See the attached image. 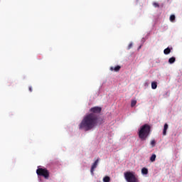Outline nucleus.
Masks as SVG:
<instances>
[{"instance_id":"nucleus-7","label":"nucleus","mask_w":182,"mask_h":182,"mask_svg":"<svg viewBox=\"0 0 182 182\" xmlns=\"http://www.w3.org/2000/svg\"><path fill=\"white\" fill-rule=\"evenodd\" d=\"M167 129H168V124H165L164 126L163 135L166 136L167 134Z\"/></svg>"},{"instance_id":"nucleus-1","label":"nucleus","mask_w":182,"mask_h":182,"mask_svg":"<svg viewBox=\"0 0 182 182\" xmlns=\"http://www.w3.org/2000/svg\"><path fill=\"white\" fill-rule=\"evenodd\" d=\"M100 113H102V107H94L90 109V113L85 114L80 123L79 129L85 130V132H89L97 126L102 124V120L100 117Z\"/></svg>"},{"instance_id":"nucleus-17","label":"nucleus","mask_w":182,"mask_h":182,"mask_svg":"<svg viewBox=\"0 0 182 182\" xmlns=\"http://www.w3.org/2000/svg\"><path fill=\"white\" fill-rule=\"evenodd\" d=\"M151 147H154V146H156V140L154 139L151 140Z\"/></svg>"},{"instance_id":"nucleus-19","label":"nucleus","mask_w":182,"mask_h":182,"mask_svg":"<svg viewBox=\"0 0 182 182\" xmlns=\"http://www.w3.org/2000/svg\"><path fill=\"white\" fill-rule=\"evenodd\" d=\"M29 92H32V87H29Z\"/></svg>"},{"instance_id":"nucleus-16","label":"nucleus","mask_w":182,"mask_h":182,"mask_svg":"<svg viewBox=\"0 0 182 182\" xmlns=\"http://www.w3.org/2000/svg\"><path fill=\"white\" fill-rule=\"evenodd\" d=\"M153 6H154V8H160V5L159 4V3L156 2H154Z\"/></svg>"},{"instance_id":"nucleus-6","label":"nucleus","mask_w":182,"mask_h":182,"mask_svg":"<svg viewBox=\"0 0 182 182\" xmlns=\"http://www.w3.org/2000/svg\"><path fill=\"white\" fill-rule=\"evenodd\" d=\"M122 69V67L120 65H117L116 67H110L109 70L113 72H119Z\"/></svg>"},{"instance_id":"nucleus-14","label":"nucleus","mask_w":182,"mask_h":182,"mask_svg":"<svg viewBox=\"0 0 182 182\" xmlns=\"http://www.w3.org/2000/svg\"><path fill=\"white\" fill-rule=\"evenodd\" d=\"M103 181L104 182H110V177L109 176H105L103 178Z\"/></svg>"},{"instance_id":"nucleus-3","label":"nucleus","mask_w":182,"mask_h":182,"mask_svg":"<svg viewBox=\"0 0 182 182\" xmlns=\"http://www.w3.org/2000/svg\"><path fill=\"white\" fill-rule=\"evenodd\" d=\"M124 178L127 182H139V178L134 172L127 171L124 173Z\"/></svg>"},{"instance_id":"nucleus-12","label":"nucleus","mask_w":182,"mask_h":182,"mask_svg":"<svg viewBox=\"0 0 182 182\" xmlns=\"http://www.w3.org/2000/svg\"><path fill=\"white\" fill-rule=\"evenodd\" d=\"M168 62L171 64L174 63V62H176V58H174V57L170 58L169 60H168Z\"/></svg>"},{"instance_id":"nucleus-4","label":"nucleus","mask_w":182,"mask_h":182,"mask_svg":"<svg viewBox=\"0 0 182 182\" xmlns=\"http://www.w3.org/2000/svg\"><path fill=\"white\" fill-rule=\"evenodd\" d=\"M36 173L38 176H41L42 177H44L46 180L49 178V171L46 168H39L36 170Z\"/></svg>"},{"instance_id":"nucleus-15","label":"nucleus","mask_w":182,"mask_h":182,"mask_svg":"<svg viewBox=\"0 0 182 182\" xmlns=\"http://www.w3.org/2000/svg\"><path fill=\"white\" fill-rule=\"evenodd\" d=\"M170 21H171V22H174V21H176V16H174V15H171V16H170Z\"/></svg>"},{"instance_id":"nucleus-10","label":"nucleus","mask_w":182,"mask_h":182,"mask_svg":"<svg viewBox=\"0 0 182 182\" xmlns=\"http://www.w3.org/2000/svg\"><path fill=\"white\" fill-rule=\"evenodd\" d=\"M141 173L142 174H149V169H147L146 168H142L141 169Z\"/></svg>"},{"instance_id":"nucleus-2","label":"nucleus","mask_w":182,"mask_h":182,"mask_svg":"<svg viewBox=\"0 0 182 182\" xmlns=\"http://www.w3.org/2000/svg\"><path fill=\"white\" fill-rule=\"evenodd\" d=\"M151 129V127H150V125H149V124H145L140 127V129L138 132V136L142 141H146L147 139V137L150 136Z\"/></svg>"},{"instance_id":"nucleus-13","label":"nucleus","mask_w":182,"mask_h":182,"mask_svg":"<svg viewBox=\"0 0 182 182\" xmlns=\"http://www.w3.org/2000/svg\"><path fill=\"white\" fill-rule=\"evenodd\" d=\"M151 88L154 90L157 89V82H151Z\"/></svg>"},{"instance_id":"nucleus-9","label":"nucleus","mask_w":182,"mask_h":182,"mask_svg":"<svg viewBox=\"0 0 182 182\" xmlns=\"http://www.w3.org/2000/svg\"><path fill=\"white\" fill-rule=\"evenodd\" d=\"M171 52V49L170 48H167L164 50V55H168Z\"/></svg>"},{"instance_id":"nucleus-5","label":"nucleus","mask_w":182,"mask_h":182,"mask_svg":"<svg viewBox=\"0 0 182 182\" xmlns=\"http://www.w3.org/2000/svg\"><path fill=\"white\" fill-rule=\"evenodd\" d=\"M99 158L92 164V166H91V174H93L94 171H95V168H96L97 167V164H99Z\"/></svg>"},{"instance_id":"nucleus-11","label":"nucleus","mask_w":182,"mask_h":182,"mask_svg":"<svg viewBox=\"0 0 182 182\" xmlns=\"http://www.w3.org/2000/svg\"><path fill=\"white\" fill-rule=\"evenodd\" d=\"M137 105V101L136 100H133L131 102V107H134Z\"/></svg>"},{"instance_id":"nucleus-8","label":"nucleus","mask_w":182,"mask_h":182,"mask_svg":"<svg viewBox=\"0 0 182 182\" xmlns=\"http://www.w3.org/2000/svg\"><path fill=\"white\" fill-rule=\"evenodd\" d=\"M156 154H153L150 157V161H151V163H154V161H156Z\"/></svg>"},{"instance_id":"nucleus-18","label":"nucleus","mask_w":182,"mask_h":182,"mask_svg":"<svg viewBox=\"0 0 182 182\" xmlns=\"http://www.w3.org/2000/svg\"><path fill=\"white\" fill-rule=\"evenodd\" d=\"M133 48V43H130L128 46L127 50H129V49Z\"/></svg>"}]
</instances>
